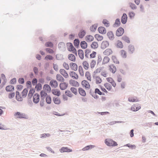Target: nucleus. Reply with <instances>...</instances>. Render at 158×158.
Instances as JSON below:
<instances>
[{
	"label": "nucleus",
	"instance_id": "nucleus-1",
	"mask_svg": "<svg viewBox=\"0 0 158 158\" xmlns=\"http://www.w3.org/2000/svg\"><path fill=\"white\" fill-rule=\"evenodd\" d=\"M105 144L108 146L114 147L117 145V143L112 139H106L105 140Z\"/></svg>",
	"mask_w": 158,
	"mask_h": 158
},
{
	"label": "nucleus",
	"instance_id": "nucleus-2",
	"mask_svg": "<svg viewBox=\"0 0 158 158\" xmlns=\"http://www.w3.org/2000/svg\"><path fill=\"white\" fill-rule=\"evenodd\" d=\"M15 116L16 117V118H27V117H25L26 115L24 113H21L19 112H17L15 113L14 114Z\"/></svg>",
	"mask_w": 158,
	"mask_h": 158
},
{
	"label": "nucleus",
	"instance_id": "nucleus-3",
	"mask_svg": "<svg viewBox=\"0 0 158 158\" xmlns=\"http://www.w3.org/2000/svg\"><path fill=\"white\" fill-rule=\"evenodd\" d=\"M124 32L123 28L122 27H119L116 31V35L117 36H120L123 34Z\"/></svg>",
	"mask_w": 158,
	"mask_h": 158
},
{
	"label": "nucleus",
	"instance_id": "nucleus-4",
	"mask_svg": "<svg viewBox=\"0 0 158 158\" xmlns=\"http://www.w3.org/2000/svg\"><path fill=\"white\" fill-rule=\"evenodd\" d=\"M40 95L38 94H35L33 96V102L35 104L39 102L40 100Z\"/></svg>",
	"mask_w": 158,
	"mask_h": 158
},
{
	"label": "nucleus",
	"instance_id": "nucleus-5",
	"mask_svg": "<svg viewBox=\"0 0 158 158\" xmlns=\"http://www.w3.org/2000/svg\"><path fill=\"white\" fill-rule=\"evenodd\" d=\"M58 47L60 50L64 52L65 50V45L64 43L60 42L58 44Z\"/></svg>",
	"mask_w": 158,
	"mask_h": 158
},
{
	"label": "nucleus",
	"instance_id": "nucleus-6",
	"mask_svg": "<svg viewBox=\"0 0 158 158\" xmlns=\"http://www.w3.org/2000/svg\"><path fill=\"white\" fill-rule=\"evenodd\" d=\"M127 16L126 13H123L121 18V21L123 24H126L127 22Z\"/></svg>",
	"mask_w": 158,
	"mask_h": 158
},
{
	"label": "nucleus",
	"instance_id": "nucleus-7",
	"mask_svg": "<svg viewBox=\"0 0 158 158\" xmlns=\"http://www.w3.org/2000/svg\"><path fill=\"white\" fill-rule=\"evenodd\" d=\"M109 45V43L108 41H103L101 43V48L102 49H104L108 47Z\"/></svg>",
	"mask_w": 158,
	"mask_h": 158
},
{
	"label": "nucleus",
	"instance_id": "nucleus-8",
	"mask_svg": "<svg viewBox=\"0 0 158 158\" xmlns=\"http://www.w3.org/2000/svg\"><path fill=\"white\" fill-rule=\"evenodd\" d=\"M81 85L83 87H85L86 89H89L90 88V85L86 80H84L82 81Z\"/></svg>",
	"mask_w": 158,
	"mask_h": 158
},
{
	"label": "nucleus",
	"instance_id": "nucleus-9",
	"mask_svg": "<svg viewBox=\"0 0 158 158\" xmlns=\"http://www.w3.org/2000/svg\"><path fill=\"white\" fill-rule=\"evenodd\" d=\"M69 83L70 85H72V86L75 87H77L79 86V83L73 80H70L69 81Z\"/></svg>",
	"mask_w": 158,
	"mask_h": 158
},
{
	"label": "nucleus",
	"instance_id": "nucleus-10",
	"mask_svg": "<svg viewBox=\"0 0 158 158\" xmlns=\"http://www.w3.org/2000/svg\"><path fill=\"white\" fill-rule=\"evenodd\" d=\"M72 151V149L69 148L67 147H63L60 149V151L61 153H63L64 152H71Z\"/></svg>",
	"mask_w": 158,
	"mask_h": 158
},
{
	"label": "nucleus",
	"instance_id": "nucleus-11",
	"mask_svg": "<svg viewBox=\"0 0 158 158\" xmlns=\"http://www.w3.org/2000/svg\"><path fill=\"white\" fill-rule=\"evenodd\" d=\"M69 75L74 79H77L78 78V75L75 72L73 71L70 72Z\"/></svg>",
	"mask_w": 158,
	"mask_h": 158
},
{
	"label": "nucleus",
	"instance_id": "nucleus-12",
	"mask_svg": "<svg viewBox=\"0 0 158 158\" xmlns=\"http://www.w3.org/2000/svg\"><path fill=\"white\" fill-rule=\"evenodd\" d=\"M50 85L52 87L56 88L58 86V83L57 81L54 80H52L50 82Z\"/></svg>",
	"mask_w": 158,
	"mask_h": 158
},
{
	"label": "nucleus",
	"instance_id": "nucleus-13",
	"mask_svg": "<svg viewBox=\"0 0 158 158\" xmlns=\"http://www.w3.org/2000/svg\"><path fill=\"white\" fill-rule=\"evenodd\" d=\"M70 67L72 70L76 71L77 69V65L76 63H71L70 64Z\"/></svg>",
	"mask_w": 158,
	"mask_h": 158
},
{
	"label": "nucleus",
	"instance_id": "nucleus-14",
	"mask_svg": "<svg viewBox=\"0 0 158 158\" xmlns=\"http://www.w3.org/2000/svg\"><path fill=\"white\" fill-rule=\"evenodd\" d=\"M60 73L65 78H67L69 77L68 74L64 69H61L60 70Z\"/></svg>",
	"mask_w": 158,
	"mask_h": 158
},
{
	"label": "nucleus",
	"instance_id": "nucleus-15",
	"mask_svg": "<svg viewBox=\"0 0 158 158\" xmlns=\"http://www.w3.org/2000/svg\"><path fill=\"white\" fill-rule=\"evenodd\" d=\"M68 86V84L65 82L61 83L60 85V89L61 90L66 89Z\"/></svg>",
	"mask_w": 158,
	"mask_h": 158
},
{
	"label": "nucleus",
	"instance_id": "nucleus-16",
	"mask_svg": "<svg viewBox=\"0 0 158 158\" xmlns=\"http://www.w3.org/2000/svg\"><path fill=\"white\" fill-rule=\"evenodd\" d=\"M98 30L99 32L102 34H105L106 32V30L105 28L103 27H99Z\"/></svg>",
	"mask_w": 158,
	"mask_h": 158
},
{
	"label": "nucleus",
	"instance_id": "nucleus-17",
	"mask_svg": "<svg viewBox=\"0 0 158 158\" xmlns=\"http://www.w3.org/2000/svg\"><path fill=\"white\" fill-rule=\"evenodd\" d=\"M135 48L133 45L130 44L128 46V51L130 54H132L135 51Z\"/></svg>",
	"mask_w": 158,
	"mask_h": 158
},
{
	"label": "nucleus",
	"instance_id": "nucleus-18",
	"mask_svg": "<svg viewBox=\"0 0 158 158\" xmlns=\"http://www.w3.org/2000/svg\"><path fill=\"white\" fill-rule=\"evenodd\" d=\"M6 90L7 92H10L14 90V87L12 85H8L6 87Z\"/></svg>",
	"mask_w": 158,
	"mask_h": 158
},
{
	"label": "nucleus",
	"instance_id": "nucleus-19",
	"mask_svg": "<svg viewBox=\"0 0 158 158\" xmlns=\"http://www.w3.org/2000/svg\"><path fill=\"white\" fill-rule=\"evenodd\" d=\"M41 99L44 100L46 96H48L47 93L45 92L44 90H42L40 91V93Z\"/></svg>",
	"mask_w": 158,
	"mask_h": 158
},
{
	"label": "nucleus",
	"instance_id": "nucleus-20",
	"mask_svg": "<svg viewBox=\"0 0 158 158\" xmlns=\"http://www.w3.org/2000/svg\"><path fill=\"white\" fill-rule=\"evenodd\" d=\"M52 92L53 94L58 97L59 96L60 94V91L57 89H52Z\"/></svg>",
	"mask_w": 158,
	"mask_h": 158
},
{
	"label": "nucleus",
	"instance_id": "nucleus-21",
	"mask_svg": "<svg viewBox=\"0 0 158 158\" xmlns=\"http://www.w3.org/2000/svg\"><path fill=\"white\" fill-rule=\"evenodd\" d=\"M85 34L86 32L85 30L83 29L81 30L78 33L79 37L80 38H82L85 35Z\"/></svg>",
	"mask_w": 158,
	"mask_h": 158
},
{
	"label": "nucleus",
	"instance_id": "nucleus-22",
	"mask_svg": "<svg viewBox=\"0 0 158 158\" xmlns=\"http://www.w3.org/2000/svg\"><path fill=\"white\" fill-rule=\"evenodd\" d=\"M35 92V90L33 88L31 89L29 92V93L27 95L28 98L30 99H31V98L33 96V94Z\"/></svg>",
	"mask_w": 158,
	"mask_h": 158
},
{
	"label": "nucleus",
	"instance_id": "nucleus-23",
	"mask_svg": "<svg viewBox=\"0 0 158 158\" xmlns=\"http://www.w3.org/2000/svg\"><path fill=\"white\" fill-rule=\"evenodd\" d=\"M107 81L111 83L114 87H115L116 85V83L113 79L111 77H108L106 78Z\"/></svg>",
	"mask_w": 158,
	"mask_h": 158
},
{
	"label": "nucleus",
	"instance_id": "nucleus-24",
	"mask_svg": "<svg viewBox=\"0 0 158 158\" xmlns=\"http://www.w3.org/2000/svg\"><path fill=\"white\" fill-rule=\"evenodd\" d=\"M79 57L82 60L84 58V54L83 51L82 49H79L77 51Z\"/></svg>",
	"mask_w": 158,
	"mask_h": 158
},
{
	"label": "nucleus",
	"instance_id": "nucleus-25",
	"mask_svg": "<svg viewBox=\"0 0 158 158\" xmlns=\"http://www.w3.org/2000/svg\"><path fill=\"white\" fill-rule=\"evenodd\" d=\"M85 39L87 42H89L93 41L94 39V38L92 35H89L85 37Z\"/></svg>",
	"mask_w": 158,
	"mask_h": 158
},
{
	"label": "nucleus",
	"instance_id": "nucleus-26",
	"mask_svg": "<svg viewBox=\"0 0 158 158\" xmlns=\"http://www.w3.org/2000/svg\"><path fill=\"white\" fill-rule=\"evenodd\" d=\"M128 101L131 102H136L139 101V100L137 99L136 97H130L128 98Z\"/></svg>",
	"mask_w": 158,
	"mask_h": 158
},
{
	"label": "nucleus",
	"instance_id": "nucleus-27",
	"mask_svg": "<svg viewBox=\"0 0 158 158\" xmlns=\"http://www.w3.org/2000/svg\"><path fill=\"white\" fill-rule=\"evenodd\" d=\"M43 89L46 90L48 93H50L51 91L50 86L46 84L44 85Z\"/></svg>",
	"mask_w": 158,
	"mask_h": 158
},
{
	"label": "nucleus",
	"instance_id": "nucleus-28",
	"mask_svg": "<svg viewBox=\"0 0 158 158\" xmlns=\"http://www.w3.org/2000/svg\"><path fill=\"white\" fill-rule=\"evenodd\" d=\"M109 67L110 71L112 72L113 73H115L116 70V66H114L113 64H111L109 66Z\"/></svg>",
	"mask_w": 158,
	"mask_h": 158
},
{
	"label": "nucleus",
	"instance_id": "nucleus-29",
	"mask_svg": "<svg viewBox=\"0 0 158 158\" xmlns=\"http://www.w3.org/2000/svg\"><path fill=\"white\" fill-rule=\"evenodd\" d=\"M78 91L79 94L83 96H85L86 95L85 90L81 88H78Z\"/></svg>",
	"mask_w": 158,
	"mask_h": 158
},
{
	"label": "nucleus",
	"instance_id": "nucleus-30",
	"mask_svg": "<svg viewBox=\"0 0 158 158\" xmlns=\"http://www.w3.org/2000/svg\"><path fill=\"white\" fill-rule=\"evenodd\" d=\"M80 46L82 48L85 49L87 47V44L85 41H82L80 43Z\"/></svg>",
	"mask_w": 158,
	"mask_h": 158
},
{
	"label": "nucleus",
	"instance_id": "nucleus-31",
	"mask_svg": "<svg viewBox=\"0 0 158 158\" xmlns=\"http://www.w3.org/2000/svg\"><path fill=\"white\" fill-rule=\"evenodd\" d=\"M16 98L18 101H22L23 100V99L20 97V93L18 91L16 92Z\"/></svg>",
	"mask_w": 158,
	"mask_h": 158
},
{
	"label": "nucleus",
	"instance_id": "nucleus-32",
	"mask_svg": "<svg viewBox=\"0 0 158 158\" xmlns=\"http://www.w3.org/2000/svg\"><path fill=\"white\" fill-rule=\"evenodd\" d=\"M68 59L71 61L75 62L76 60V57L73 54H69L68 56Z\"/></svg>",
	"mask_w": 158,
	"mask_h": 158
},
{
	"label": "nucleus",
	"instance_id": "nucleus-33",
	"mask_svg": "<svg viewBox=\"0 0 158 158\" xmlns=\"http://www.w3.org/2000/svg\"><path fill=\"white\" fill-rule=\"evenodd\" d=\"M95 147L94 145H90L86 146L84 148L82 149V150L83 151H85L88 150L90 149L93 148Z\"/></svg>",
	"mask_w": 158,
	"mask_h": 158
},
{
	"label": "nucleus",
	"instance_id": "nucleus-34",
	"mask_svg": "<svg viewBox=\"0 0 158 158\" xmlns=\"http://www.w3.org/2000/svg\"><path fill=\"white\" fill-rule=\"evenodd\" d=\"M80 41L78 39H75L73 41L74 46L76 48H78L79 46Z\"/></svg>",
	"mask_w": 158,
	"mask_h": 158
},
{
	"label": "nucleus",
	"instance_id": "nucleus-35",
	"mask_svg": "<svg viewBox=\"0 0 158 158\" xmlns=\"http://www.w3.org/2000/svg\"><path fill=\"white\" fill-rule=\"evenodd\" d=\"M112 53V51L111 49H107L106 50L103 52V53L104 55H109L111 54Z\"/></svg>",
	"mask_w": 158,
	"mask_h": 158
},
{
	"label": "nucleus",
	"instance_id": "nucleus-36",
	"mask_svg": "<svg viewBox=\"0 0 158 158\" xmlns=\"http://www.w3.org/2000/svg\"><path fill=\"white\" fill-rule=\"evenodd\" d=\"M107 35L110 40H113L114 39V35L112 31L108 32Z\"/></svg>",
	"mask_w": 158,
	"mask_h": 158
},
{
	"label": "nucleus",
	"instance_id": "nucleus-37",
	"mask_svg": "<svg viewBox=\"0 0 158 158\" xmlns=\"http://www.w3.org/2000/svg\"><path fill=\"white\" fill-rule=\"evenodd\" d=\"M53 101L55 104L57 105L59 104L61 102L60 100L58 97H54L53 98Z\"/></svg>",
	"mask_w": 158,
	"mask_h": 158
},
{
	"label": "nucleus",
	"instance_id": "nucleus-38",
	"mask_svg": "<svg viewBox=\"0 0 158 158\" xmlns=\"http://www.w3.org/2000/svg\"><path fill=\"white\" fill-rule=\"evenodd\" d=\"M56 58L58 60H62L64 59L63 56L60 54H57L56 56Z\"/></svg>",
	"mask_w": 158,
	"mask_h": 158
},
{
	"label": "nucleus",
	"instance_id": "nucleus-39",
	"mask_svg": "<svg viewBox=\"0 0 158 158\" xmlns=\"http://www.w3.org/2000/svg\"><path fill=\"white\" fill-rule=\"evenodd\" d=\"M56 77L57 80L59 81L64 82V78L60 74H57Z\"/></svg>",
	"mask_w": 158,
	"mask_h": 158
},
{
	"label": "nucleus",
	"instance_id": "nucleus-40",
	"mask_svg": "<svg viewBox=\"0 0 158 158\" xmlns=\"http://www.w3.org/2000/svg\"><path fill=\"white\" fill-rule=\"evenodd\" d=\"M98 24H95L93 25L90 28V30L92 32H94L96 30L98 27Z\"/></svg>",
	"mask_w": 158,
	"mask_h": 158
},
{
	"label": "nucleus",
	"instance_id": "nucleus-41",
	"mask_svg": "<svg viewBox=\"0 0 158 158\" xmlns=\"http://www.w3.org/2000/svg\"><path fill=\"white\" fill-rule=\"evenodd\" d=\"M67 47L68 49V50L69 51V50H71L72 49H73L74 48L73 45V44L71 43H68L66 44Z\"/></svg>",
	"mask_w": 158,
	"mask_h": 158
},
{
	"label": "nucleus",
	"instance_id": "nucleus-42",
	"mask_svg": "<svg viewBox=\"0 0 158 158\" xmlns=\"http://www.w3.org/2000/svg\"><path fill=\"white\" fill-rule=\"evenodd\" d=\"M28 91L27 88H25L23 89L22 92V96L23 98H25L26 97Z\"/></svg>",
	"mask_w": 158,
	"mask_h": 158
},
{
	"label": "nucleus",
	"instance_id": "nucleus-43",
	"mask_svg": "<svg viewBox=\"0 0 158 158\" xmlns=\"http://www.w3.org/2000/svg\"><path fill=\"white\" fill-rule=\"evenodd\" d=\"M121 24L120 19H117L115 21V22L113 24V26L115 27L116 25H117V27H118Z\"/></svg>",
	"mask_w": 158,
	"mask_h": 158
},
{
	"label": "nucleus",
	"instance_id": "nucleus-44",
	"mask_svg": "<svg viewBox=\"0 0 158 158\" xmlns=\"http://www.w3.org/2000/svg\"><path fill=\"white\" fill-rule=\"evenodd\" d=\"M94 37L98 41H101L103 39V37L98 34H95Z\"/></svg>",
	"mask_w": 158,
	"mask_h": 158
},
{
	"label": "nucleus",
	"instance_id": "nucleus-45",
	"mask_svg": "<svg viewBox=\"0 0 158 158\" xmlns=\"http://www.w3.org/2000/svg\"><path fill=\"white\" fill-rule=\"evenodd\" d=\"M91 47L92 48L96 49L98 47V44L96 42H93L91 45Z\"/></svg>",
	"mask_w": 158,
	"mask_h": 158
},
{
	"label": "nucleus",
	"instance_id": "nucleus-46",
	"mask_svg": "<svg viewBox=\"0 0 158 158\" xmlns=\"http://www.w3.org/2000/svg\"><path fill=\"white\" fill-rule=\"evenodd\" d=\"M122 39L128 43H129L130 42V41L129 37L127 36H123L122 37Z\"/></svg>",
	"mask_w": 158,
	"mask_h": 158
},
{
	"label": "nucleus",
	"instance_id": "nucleus-47",
	"mask_svg": "<svg viewBox=\"0 0 158 158\" xmlns=\"http://www.w3.org/2000/svg\"><path fill=\"white\" fill-rule=\"evenodd\" d=\"M83 66L85 70H87L89 68V64L87 61H84L82 63Z\"/></svg>",
	"mask_w": 158,
	"mask_h": 158
},
{
	"label": "nucleus",
	"instance_id": "nucleus-48",
	"mask_svg": "<svg viewBox=\"0 0 158 158\" xmlns=\"http://www.w3.org/2000/svg\"><path fill=\"white\" fill-rule=\"evenodd\" d=\"M135 15V13L133 11H130L128 13V15L130 19H132L134 18Z\"/></svg>",
	"mask_w": 158,
	"mask_h": 158
},
{
	"label": "nucleus",
	"instance_id": "nucleus-49",
	"mask_svg": "<svg viewBox=\"0 0 158 158\" xmlns=\"http://www.w3.org/2000/svg\"><path fill=\"white\" fill-rule=\"evenodd\" d=\"M78 71L81 76H84V72L82 67L81 65L79 66Z\"/></svg>",
	"mask_w": 158,
	"mask_h": 158
},
{
	"label": "nucleus",
	"instance_id": "nucleus-50",
	"mask_svg": "<svg viewBox=\"0 0 158 158\" xmlns=\"http://www.w3.org/2000/svg\"><path fill=\"white\" fill-rule=\"evenodd\" d=\"M52 101L51 98L49 95H48L46 98V102L48 104L51 103Z\"/></svg>",
	"mask_w": 158,
	"mask_h": 158
},
{
	"label": "nucleus",
	"instance_id": "nucleus-51",
	"mask_svg": "<svg viewBox=\"0 0 158 158\" xmlns=\"http://www.w3.org/2000/svg\"><path fill=\"white\" fill-rule=\"evenodd\" d=\"M85 76L88 80L90 81H91V76L89 72L87 71L86 72Z\"/></svg>",
	"mask_w": 158,
	"mask_h": 158
},
{
	"label": "nucleus",
	"instance_id": "nucleus-52",
	"mask_svg": "<svg viewBox=\"0 0 158 158\" xmlns=\"http://www.w3.org/2000/svg\"><path fill=\"white\" fill-rule=\"evenodd\" d=\"M105 87L108 90H110L112 89L111 85L109 83H106L104 84Z\"/></svg>",
	"mask_w": 158,
	"mask_h": 158
},
{
	"label": "nucleus",
	"instance_id": "nucleus-53",
	"mask_svg": "<svg viewBox=\"0 0 158 158\" xmlns=\"http://www.w3.org/2000/svg\"><path fill=\"white\" fill-rule=\"evenodd\" d=\"M110 58L107 56H105L103 60L102 64H105L108 63L110 60Z\"/></svg>",
	"mask_w": 158,
	"mask_h": 158
},
{
	"label": "nucleus",
	"instance_id": "nucleus-54",
	"mask_svg": "<svg viewBox=\"0 0 158 158\" xmlns=\"http://www.w3.org/2000/svg\"><path fill=\"white\" fill-rule=\"evenodd\" d=\"M102 23L104 24L106 27H108L110 26V23L106 19H104L103 20Z\"/></svg>",
	"mask_w": 158,
	"mask_h": 158
},
{
	"label": "nucleus",
	"instance_id": "nucleus-55",
	"mask_svg": "<svg viewBox=\"0 0 158 158\" xmlns=\"http://www.w3.org/2000/svg\"><path fill=\"white\" fill-rule=\"evenodd\" d=\"M65 94L67 96L70 98L72 97L73 96V95L72 94L71 92L68 90L65 91Z\"/></svg>",
	"mask_w": 158,
	"mask_h": 158
},
{
	"label": "nucleus",
	"instance_id": "nucleus-56",
	"mask_svg": "<svg viewBox=\"0 0 158 158\" xmlns=\"http://www.w3.org/2000/svg\"><path fill=\"white\" fill-rule=\"evenodd\" d=\"M35 88L37 91L40 90L42 89V85L40 83H38L35 86Z\"/></svg>",
	"mask_w": 158,
	"mask_h": 158
},
{
	"label": "nucleus",
	"instance_id": "nucleus-57",
	"mask_svg": "<svg viewBox=\"0 0 158 158\" xmlns=\"http://www.w3.org/2000/svg\"><path fill=\"white\" fill-rule=\"evenodd\" d=\"M45 46L47 47L52 48L53 47V44L51 42H48L45 44Z\"/></svg>",
	"mask_w": 158,
	"mask_h": 158
},
{
	"label": "nucleus",
	"instance_id": "nucleus-58",
	"mask_svg": "<svg viewBox=\"0 0 158 158\" xmlns=\"http://www.w3.org/2000/svg\"><path fill=\"white\" fill-rule=\"evenodd\" d=\"M121 55L123 58H126L127 57L126 52L124 50L121 51Z\"/></svg>",
	"mask_w": 158,
	"mask_h": 158
},
{
	"label": "nucleus",
	"instance_id": "nucleus-59",
	"mask_svg": "<svg viewBox=\"0 0 158 158\" xmlns=\"http://www.w3.org/2000/svg\"><path fill=\"white\" fill-rule=\"evenodd\" d=\"M70 90L71 92L75 95H77V90L75 88L72 87L70 88Z\"/></svg>",
	"mask_w": 158,
	"mask_h": 158
},
{
	"label": "nucleus",
	"instance_id": "nucleus-60",
	"mask_svg": "<svg viewBox=\"0 0 158 158\" xmlns=\"http://www.w3.org/2000/svg\"><path fill=\"white\" fill-rule=\"evenodd\" d=\"M117 47L118 48H122L123 47V45L122 42L119 40L118 41L117 44Z\"/></svg>",
	"mask_w": 158,
	"mask_h": 158
},
{
	"label": "nucleus",
	"instance_id": "nucleus-61",
	"mask_svg": "<svg viewBox=\"0 0 158 158\" xmlns=\"http://www.w3.org/2000/svg\"><path fill=\"white\" fill-rule=\"evenodd\" d=\"M96 83L97 84H100L102 82V80L98 76H96Z\"/></svg>",
	"mask_w": 158,
	"mask_h": 158
},
{
	"label": "nucleus",
	"instance_id": "nucleus-62",
	"mask_svg": "<svg viewBox=\"0 0 158 158\" xmlns=\"http://www.w3.org/2000/svg\"><path fill=\"white\" fill-rule=\"evenodd\" d=\"M112 59L114 63L118 64L119 63V61L117 59L115 56H113L112 57Z\"/></svg>",
	"mask_w": 158,
	"mask_h": 158
},
{
	"label": "nucleus",
	"instance_id": "nucleus-63",
	"mask_svg": "<svg viewBox=\"0 0 158 158\" xmlns=\"http://www.w3.org/2000/svg\"><path fill=\"white\" fill-rule=\"evenodd\" d=\"M129 4L130 5V7L132 9L134 10L136 9L137 8V6L134 4L132 3H130Z\"/></svg>",
	"mask_w": 158,
	"mask_h": 158
},
{
	"label": "nucleus",
	"instance_id": "nucleus-64",
	"mask_svg": "<svg viewBox=\"0 0 158 158\" xmlns=\"http://www.w3.org/2000/svg\"><path fill=\"white\" fill-rule=\"evenodd\" d=\"M53 58L52 56L48 55L46 56L45 58V59L47 60H51L53 59Z\"/></svg>",
	"mask_w": 158,
	"mask_h": 158
}]
</instances>
